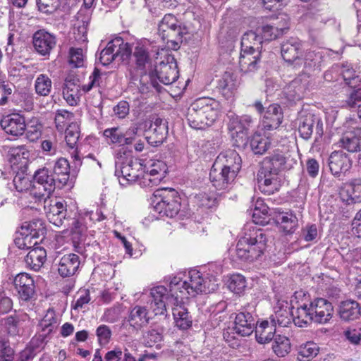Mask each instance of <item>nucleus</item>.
Returning <instances> with one entry per match:
<instances>
[{"label": "nucleus", "instance_id": "nucleus-43", "mask_svg": "<svg viewBox=\"0 0 361 361\" xmlns=\"http://www.w3.org/2000/svg\"><path fill=\"white\" fill-rule=\"evenodd\" d=\"M271 146L270 138L266 135L255 133L251 138L250 147L255 154H263Z\"/></svg>", "mask_w": 361, "mask_h": 361}, {"label": "nucleus", "instance_id": "nucleus-15", "mask_svg": "<svg viewBox=\"0 0 361 361\" xmlns=\"http://www.w3.org/2000/svg\"><path fill=\"white\" fill-rule=\"evenodd\" d=\"M166 62H161L156 68L157 76L164 85H171L178 78L177 63L173 57H168Z\"/></svg>", "mask_w": 361, "mask_h": 361}, {"label": "nucleus", "instance_id": "nucleus-26", "mask_svg": "<svg viewBox=\"0 0 361 361\" xmlns=\"http://www.w3.org/2000/svg\"><path fill=\"white\" fill-rule=\"evenodd\" d=\"M340 197L348 204L361 202V179L353 180L341 188Z\"/></svg>", "mask_w": 361, "mask_h": 361}, {"label": "nucleus", "instance_id": "nucleus-18", "mask_svg": "<svg viewBox=\"0 0 361 361\" xmlns=\"http://www.w3.org/2000/svg\"><path fill=\"white\" fill-rule=\"evenodd\" d=\"M48 166H50V164L47 163L45 166L37 170L33 177L35 183L40 185L45 192L42 195L47 197L54 191L57 181Z\"/></svg>", "mask_w": 361, "mask_h": 361}, {"label": "nucleus", "instance_id": "nucleus-28", "mask_svg": "<svg viewBox=\"0 0 361 361\" xmlns=\"http://www.w3.org/2000/svg\"><path fill=\"white\" fill-rule=\"evenodd\" d=\"M80 264L79 257L73 253L63 255L58 264L59 274L62 277H69L77 271Z\"/></svg>", "mask_w": 361, "mask_h": 361}, {"label": "nucleus", "instance_id": "nucleus-13", "mask_svg": "<svg viewBox=\"0 0 361 361\" xmlns=\"http://www.w3.org/2000/svg\"><path fill=\"white\" fill-rule=\"evenodd\" d=\"M219 169L222 168L230 173V175L237 176L242 166V160L234 149H228L220 153L214 163Z\"/></svg>", "mask_w": 361, "mask_h": 361}, {"label": "nucleus", "instance_id": "nucleus-57", "mask_svg": "<svg viewBox=\"0 0 361 361\" xmlns=\"http://www.w3.org/2000/svg\"><path fill=\"white\" fill-rule=\"evenodd\" d=\"M73 114L64 109L58 110L55 116L56 127L59 131H63L66 126L73 120Z\"/></svg>", "mask_w": 361, "mask_h": 361}, {"label": "nucleus", "instance_id": "nucleus-34", "mask_svg": "<svg viewBox=\"0 0 361 361\" xmlns=\"http://www.w3.org/2000/svg\"><path fill=\"white\" fill-rule=\"evenodd\" d=\"M148 42H138L133 49V58L136 64L137 68L144 71L146 65L149 63Z\"/></svg>", "mask_w": 361, "mask_h": 361}, {"label": "nucleus", "instance_id": "nucleus-3", "mask_svg": "<svg viewBox=\"0 0 361 361\" xmlns=\"http://www.w3.org/2000/svg\"><path fill=\"white\" fill-rule=\"evenodd\" d=\"M220 103L210 97L195 100L188 109L186 118L189 126L196 130L212 126L219 117Z\"/></svg>", "mask_w": 361, "mask_h": 361}, {"label": "nucleus", "instance_id": "nucleus-35", "mask_svg": "<svg viewBox=\"0 0 361 361\" xmlns=\"http://www.w3.org/2000/svg\"><path fill=\"white\" fill-rule=\"evenodd\" d=\"M340 143L348 152H357L361 147V126L346 133L340 140Z\"/></svg>", "mask_w": 361, "mask_h": 361}, {"label": "nucleus", "instance_id": "nucleus-59", "mask_svg": "<svg viewBox=\"0 0 361 361\" xmlns=\"http://www.w3.org/2000/svg\"><path fill=\"white\" fill-rule=\"evenodd\" d=\"M85 56L80 48L72 47L69 50V63L75 68H80L84 65Z\"/></svg>", "mask_w": 361, "mask_h": 361}, {"label": "nucleus", "instance_id": "nucleus-16", "mask_svg": "<svg viewBox=\"0 0 361 361\" xmlns=\"http://www.w3.org/2000/svg\"><path fill=\"white\" fill-rule=\"evenodd\" d=\"M32 43L36 51L42 55H49L51 51L55 47L56 39L54 35L44 30L37 31L32 39Z\"/></svg>", "mask_w": 361, "mask_h": 361}, {"label": "nucleus", "instance_id": "nucleus-30", "mask_svg": "<svg viewBox=\"0 0 361 361\" xmlns=\"http://www.w3.org/2000/svg\"><path fill=\"white\" fill-rule=\"evenodd\" d=\"M149 320L147 307L140 305H136L130 310L128 319L130 326L137 330L147 326Z\"/></svg>", "mask_w": 361, "mask_h": 361}, {"label": "nucleus", "instance_id": "nucleus-61", "mask_svg": "<svg viewBox=\"0 0 361 361\" xmlns=\"http://www.w3.org/2000/svg\"><path fill=\"white\" fill-rule=\"evenodd\" d=\"M91 300L90 291L87 289L80 290L77 294V299L72 304V307L75 310H79L85 307Z\"/></svg>", "mask_w": 361, "mask_h": 361}, {"label": "nucleus", "instance_id": "nucleus-6", "mask_svg": "<svg viewBox=\"0 0 361 361\" xmlns=\"http://www.w3.org/2000/svg\"><path fill=\"white\" fill-rule=\"evenodd\" d=\"M303 59L305 71L292 80L285 90L286 97L293 102L300 100L303 97L310 82V72L315 66L317 61L321 59V54L314 51H306Z\"/></svg>", "mask_w": 361, "mask_h": 361}, {"label": "nucleus", "instance_id": "nucleus-17", "mask_svg": "<svg viewBox=\"0 0 361 361\" xmlns=\"http://www.w3.org/2000/svg\"><path fill=\"white\" fill-rule=\"evenodd\" d=\"M0 124L7 134L16 137L22 135L26 129L25 118L19 114H11L4 116Z\"/></svg>", "mask_w": 361, "mask_h": 361}, {"label": "nucleus", "instance_id": "nucleus-7", "mask_svg": "<svg viewBox=\"0 0 361 361\" xmlns=\"http://www.w3.org/2000/svg\"><path fill=\"white\" fill-rule=\"evenodd\" d=\"M46 233V228L42 220L36 219L22 224L16 233L15 245L22 250L35 247L39 240H42Z\"/></svg>", "mask_w": 361, "mask_h": 361}, {"label": "nucleus", "instance_id": "nucleus-40", "mask_svg": "<svg viewBox=\"0 0 361 361\" xmlns=\"http://www.w3.org/2000/svg\"><path fill=\"white\" fill-rule=\"evenodd\" d=\"M338 312L343 320H354L357 319L360 314L359 304L352 300L343 301L339 306Z\"/></svg>", "mask_w": 361, "mask_h": 361}, {"label": "nucleus", "instance_id": "nucleus-58", "mask_svg": "<svg viewBox=\"0 0 361 361\" xmlns=\"http://www.w3.org/2000/svg\"><path fill=\"white\" fill-rule=\"evenodd\" d=\"M145 168L146 164H143L144 172H142V173L139 176V178L136 182H137L142 188H151L158 185L160 183V181L158 180V178L154 177L152 173L146 170Z\"/></svg>", "mask_w": 361, "mask_h": 361}, {"label": "nucleus", "instance_id": "nucleus-54", "mask_svg": "<svg viewBox=\"0 0 361 361\" xmlns=\"http://www.w3.org/2000/svg\"><path fill=\"white\" fill-rule=\"evenodd\" d=\"M65 140L71 148H74L80 137V128L77 123H71L66 128L65 131Z\"/></svg>", "mask_w": 361, "mask_h": 361}, {"label": "nucleus", "instance_id": "nucleus-52", "mask_svg": "<svg viewBox=\"0 0 361 361\" xmlns=\"http://www.w3.org/2000/svg\"><path fill=\"white\" fill-rule=\"evenodd\" d=\"M228 289L235 294H240L246 288L245 278L239 274H232L228 280Z\"/></svg>", "mask_w": 361, "mask_h": 361}, {"label": "nucleus", "instance_id": "nucleus-14", "mask_svg": "<svg viewBox=\"0 0 361 361\" xmlns=\"http://www.w3.org/2000/svg\"><path fill=\"white\" fill-rule=\"evenodd\" d=\"M13 283L20 301L31 300L35 293L33 279L27 273H20L14 279Z\"/></svg>", "mask_w": 361, "mask_h": 361}, {"label": "nucleus", "instance_id": "nucleus-51", "mask_svg": "<svg viewBox=\"0 0 361 361\" xmlns=\"http://www.w3.org/2000/svg\"><path fill=\"white\" fill-rule=\"evenodd\" d=\"M145 169L160 182L165 177L167 171L166 164L161 160H150Z\"/></svg>", "mask_w": 361, "mask_h": 361}, {"label": "nucleus", "instance_id": "nucleus-21", "mask_svg": "<svg viewBox=\"0 0 361 361\" xmlns=\"http://www.w3.org/2000/svg\"><path fill=\"white\" fill-rule=\"evenodd\" d=\"M81 96V90L79 79L73 75H68L63 87V97L71 106L75 105Z\"/></svg>", "mask_w": 361, "mask_h": 361}, {"label": "nucleus", "instance_id": "nucleus-38", "mask_svg": "<svg viewBox=\"0 0 361 361\" xmlns=\"http://www.w3.org/2000/svg\"><path fill=\"white\" fill-rule=\"evenodd\" d=\"M238 82L233 74L226 72L219 80L218 86L221 90L222 94L229 98L232 97L238 87Z\"/></svg>", "mask_w": 361, "mask_h": 361}, {"label": "nucleus", "instance_id": "nucleus-23", "mask_svg": "<svg viewBox=\"0 0 361 361\" xmlns=\"http://www.w3.org/2000/svg\"><path fill=\"white\" fill-rule=\"evenodd\" d=\"M296 316V312L291 313L290 307L286 301H279L274 307V314L271 316V322L275 326L278 324L280 326H288Z\"/></svg>", "mask_w": 361, "mask_h": 361}, {"label": "nucleus", "instance_id": "nucleus-19", "mask_svg": "<svg viewBox=\"0 0 361 361\" xmlns=\"http://www.w3.org/2000/svg\"><path fill=\"white\" fill-rule=\"evenodd\" d=\"M261 51L241 48L239 57V67L245 73H253L257 70L260 61Z\"/></svg>", "mask_w": 361, "mask_h": 361}, {"label": "nucleus", "instance_id": "nucleus-31", "mask_svg": "<svg viewBox=\"0 0 361 361\" xmlns=\"http://www.w3.org/2000/svg\"><path fill=\"white\" fill-rule=\"evenodd\" d=\"M302 44L297 38L291 37L281 44V55L283 59L289 63L299 59Z\"/></svg>", "mask_w": 361, "mask_h": 361}, {"label": "nucleus", "instance_id": "nucleus-12", "mask_svg": "<svg viewBox=\"0 0 361 361\" xmlns=\"http://www.w3.org/2000/svg\"><path fill=\"white\" fill-rule=\"evenodd\" d=\"M315 128V133L319 137L323 135V123L321 118L311 113H302L299 118L298 131L300 136L308 140L313 133Z\"/></svg>", "mask_w": 361, "mask_h": 361}, {"label": "nucleus", "instance_id": "nucleus-20", "mask_svg": "<svg viewBox=\"0 0 361 361\" xmlns=\"http://www.w3.org/2000/svg\"><path fill=\"white\" fill-rule=\"evenodd\" d=\"M351 161L343 151L333 152L329 158V166L331 172L336 176L346 173L351 168Z\"/></svg>", "mask_w": 361, "mask_h": 361}, {"label": "nucleus", "instance_id": "nucleus-36", "mask_svg": "<svg viewBox=\"0 0 361 361\" xmlns=\"http://www.w3.org/2000/svg\"><path fill=\"white\" fill-rule=\"evenodd\" d=\"M288 22L284 20L282 25L277 24L264 25L257 28V31L259 33L262 39L265 41H271L276 39L282 35L286 30H288Z\"/></svg>", "mask_w": 361, "mask_h": 361}, {"label": "nucleus", "instance_id": "nucleus-48", "mask_svg": "<svg viewBox=\"0 0 361 361\" xmlns=\"http://www.w3.org/2000/svg\"><path fill=\"white\" fill-rule=\"evenodd\" d=\"M276 221L281 225L286 233H292L297 224L295 215L283 212L279 213L276 216Z\"/></svg>", "mask_w": 361, "mask_h": 361}, {"label": "nucleus", "instance_id": "nucleus-42", "mask_svg": "<svg viewBox=\"0 0 361 361\" xmlns=\"http://www.w3.org/2000/svg\"><path fill=\"white\" fill-rule=\"evenodd\" d=\"M262 39L259 33L256 31H248L242 37L241 48L248 49H262Z\"/></svg>", "mask_w": 361, "mask_h": 361}, {"label": "nucleus", "instance_id": "nucleus-2", "mask_svg": "<svg viewBox=\"0 0 361 361\" xmlns=\"http://www.w3.org/2000/svg\"><path fill=\"white\" fill-rule=\"evenodd\" d=\"M289 160L281 152H274L265 157L257 173L259 190L264 194L270 195L279 190L280 182L279 173L291 168Z\"/></svg>", "mask_w": 361, "mask_h": 361}, {"label": "nucleus", "instance_id": "nucleus-46", "mask_svg": "<svg viewBox=\"0 0 361 361\" xmlns=\"http://www.w3.org/2000/svg\"><path fill=\"white\" fill-rule=\"evenodd\" d=\"M290 348L291 344L288 337L281 335L275 337L272 349L277 356L285 357L290 353Z\"/></svg>", "mask_w": 361, "mask_h": 361}, {"label": "nucleus", "instance_id": "nucleus-5", "mask_svg": "<svg viewBox=\"0 0 361 361\" xmlns=\"http://www.w3.org/2000/svg\"><path fill=\"white\" fill-rule=\"evenodd\" d=\"M240 238L236 245L237 257L245 261L253 262L259 258L267 247V235L261 229L253 228Z\"/></svg>", "mask_w": 361, "mask_h": 361}, {"label": "nucleus", "instance_id": "nucleus-10", "mask_svg": "<svg viewBox=\"0 0 361 361\" xmlns=\"http://www.w3.org/2000/svg\"><path fill=\"white\" fill-rule=\"evenodd\" d=\"M143 163L137 159H130L126 162H122L120 167L116 166L115 175L118 176L119 183L126 186L129 183L137 180L143 170Z\"/></svg>", "mask_w": 361, "mask_h": 361}, {"label": "nucleus", "instance_id": "nucleus-29", "mask_svg": "<svg viewBox=\"0 0 361 361\" xmlns=\"http://www.w3.org/2000/svg\"><path fill=\"white\" fill-rule=\"evenodd\" d=\"M283 114L279 105L274 104L269 106L265 112L263 126L266 130L276 129L282 123Z\"/></svg>", "mask_w": 361, "mask_h": 361}, {"label": "nucleus", "instance_id": "nucleus-33", "mask_svg": "<svg viewBox=\"0 0 361 361\" xmlns=\"http://www.w3.org/2000/svg\"><path fill=\"white\" fill-rule=\"evenodd\" d=\"M75 18L73 29L75 39L80 42H85L87 39V32L90 21V15L89 13H84L80 10L77 13Z\"/></svg>", "mask_w": 361, "mask_h": 361}, {"label": "nucleus", "instance_id": "nucleus-4", "mask_svg": "<svg viewBox=\"0 0 361 361\" xmlns=\"http://www.w3.org/2000/svg\"><path fill=\"white\" fill-rule=\"evenodd\" d=\"M333 307L331 302L324 298L299 304L296 309L294 324L299 327L307 326L312 321L325 324L332 317Z\"/></svg>", "mask_w": 361, "mask_h": 361}, {"label": "nucleus", "instance_id": "nucleus-44", "mask_svg": "<svg viewBox=\"0 0 361 361\" xmlns=\"http://www.w3.org/2000/svg\"><path fill=\"white\" fill-rule=\"evenodd\" d=\"M43 339L32 338L29 345L20 352V361H29L33 359L42 348Z\"/></svg>", "mask_w": 361, "mask_h": 361}, {"label": "nucleus", "instance_id": "nucleus-50", "mask_svg": "<svg viewBox=\"0 0 361 361\" xmlns=\"http://www.w3.org/2000/svg\"><path fill=\"white\" fill-rule=\"evenodd\" d=\"M118 41H110L100 53L99 61L103 66H107L114 61L116 57L115 48L118 46Z\"/></svg>", "mask_w": 361, "mask_h": 361}, {"label": "nucleus", "instance_id": "nucleus-9", "mask_svg": "<svg viewBox=\"0 0 361 361\" xmlns=\"http://www.w3.org/2000/svg\"><path fill=\"white\" fill-rule=\"evenodd\" d=\"M152 300L149 303V307L155 315H164L166 312V305H173L177 302L172 300L173 298L178 296L177 293H172L170 289L164 286L154 287L150 290Z\"/></svg>", "mask_w": 361, "mask_h": 361}, {"label": "nucleus", "instance_id": "nucleus-8", "mask_svg": "<svg viewBox=\"0 0 361 361\" xmlns=\"http://www.w3.org/2000/svg\"><path fill=\"white\" fill-rule=\"evenodd\" d=\"M155 204L154 209L160 216L172 218L179 212L180 204L176 192L174 190L164 188L154 192Z\"/></svg>", "mask_w": 361, "mask_h": 361}, {"label": "nucleus", "instance_id": "nucleus-39", "mask_svg": "<svg viewBox=\"0 0 361 361\" xmlns=\"http://www.w3.org/2000/svg\"><path fill=\"white\" fill-rule=\"evenodd\" d=\"M53 175L57 179L59 187L65 185L69 179L70 166L67 159H57L53 167Z\"/></svg>", "mask_w": 361, "mask_h": 361}, {"label": "nucleus", "instance_id": "nucleus-45", "mask_svg": "<svg viewBox=\"0 0 361 361\" xmlns=\"http://www.w3.org/2000/svg\"><path fill=\"white\" fill-rule=\"evenodd\" d=\"M52 88V82L46 74L37 75L35 81V90L37 94L42 97L48 96Z\"/></svg>", "mask_w": 361, "mask_h": 361}, {"label": "nucleus", "instance_id": "nucleus-60", "mask_svg": "<svg viewBox=\"0 0 361 361\" xmlns=\"http://www.w3.org/2000/svg\"><path fill=\"white\" fill-rule=\"evenodd\" d=\"M103 135L108 144L121 145L123 133L118 128H111L104 130Z\"/></svg>", "mask_w": 361, "mask_h": 361}, {"label": "nucleus", "instance_id": "nucleus-1", "mask_svg": "<svg viewBox=\"0 0 361 361\" xmlns=\"http://www.w3.org/2000/svg\"><path fill=\"white\" fill-rule=\"evenodd\" d=\"M219 280L212 276H204L197 269H191L183 275V278L176 276L170 281V290L178 296L172 300L176 302L178 298L188 299L198 293H210L215 291L219 286Z\"/></svg>", "mask_w": 361, "mask_h": 361}, {"label": "nucleus", "instance_id": "nucleus-49", "mask_svg": "<svg viewBox=\"0 0 361 361\" xmlns=\"http://www.w3.org/2000/svg\"><path fill=\"white\" fill-rule=\"evenodd\" d=\"M269 207L262 200H257L252 213L253 221L256 224H264L268 222Z\"/></svg>", "mask_w": 361, "mask_h": 361}, {"label": "nucleus", "instance_id": "nucleus-63", "mask_svg": "<svg viewBox=\"0 0 361 361\" xmlns=\"http://www.w3.org/2000/svg\"><path fill=\"white\" fill-rule=\"evenodd\" d=\"M346 105L350 108L359 109L358 116L361 118V88L354 90L345 101Z\"/></svg>", "mask_w": 361, "mask_h": 361}, {"label": "nucleus", "instance_id": "nucleus-25", "mask_svg": "<svg viewBox=\"0 0 361 361\" xmlns=\"http://www.w3.org/2000/svg\"><path fill=\"white\" fill-rule=\"evenodd\" d=\"M256 324L250 312H240L235 316L233 330L238 335L247 336L253 332Z\"/></svg>", "mask_w": 361, "mask_h": 361}, {"label": "nucleus", "instance_id": "nucleus-53", "mask_svg": "<svg viewBox=\"0 0 361 361\" xmlns=\"http://www.w3.org/2000/svg\"><path fill=\"white\" fill-rule=\"evenodd\" d=\"M195 203L199 207L209 209L216 204V197L213 192H200L195 197Z\"/></svg>", "mask_w": 361, "mask_h": 361}, {"label": "nucleus", "instance_id": "nucleus-41", "mask_svg": "<svg viewBox=\"0 0 361 361\" xmlns=\"http://www.w3.org/2000/svg\"><path fill=\"white\" fill-rule=\"evenodd\" d=\"M58 318L53 309H49L39 323V328L43 336H47L56 329Z\"/></svg>", "mask_w": 361, "mask_h": 361}, {"label": "nucleus", "instance_id": "nucleus-47", "mask_svg": "<svg viewBox=\"0 0 361 361\" xmlns=\"http://www.w3.org/2000/svg\"><path fill=\"white\" fill-rule=\"evenodd\" d=\"M319 352V346L314 342H307L298 348V358L300 361H309L314 357Z\"/></svg>", "mask_w": 361, "mask_h": 361}, {"label": "nucleus", "instance_id": "nucleus-22", "mask_svg": "<svg viewBox=\"0 0 361 361\" xmlns=\"http://www.w3.org/2000/svg\"><path fill=\"white\" fill-rule=\"evenodd\" d=\"M45 209L49 221L57 227L64 226L70 221L66 218V204L63 202L56 201L48 207H45Z\"/></svg>", "mask_w": 361, "mask_h": 361}, {"label": "nucleus", "instance_id": "nucleus-64", "mask_svg": "<svg viewBox=\"0 0 361 361\" xmlns=\"http://www.w3.org/2000/svg\"><path fill=\"white\" fill-rule=\"evenodd\" d=\"M64 228L71 230L73 234L83 235L87 231L86 225L80 219H73L67 221L64 225Z\"/></svg>", "mask_w": 361, "mask_h": 361}, {"label": "nucleus", "instance_id": "nucleus-27", "mask_svg": "<svg viewBox=\"0 0 361 361\" xmlns=\"http://www.w3.org/2000/svg\"><path fill=\"white\" fill-rule=\"evenodd\" d=\"M183 300L178 298L177 304H174L172 307V312L176 326L185 330L191 326L192 322L188 309L183 305Z\"/></svg>", "mask_w": 361, "mask_h": 361}, {"label": "nucleus", "instance_id": "nucleus-62", "mask_svg": "<svg viewBox=\"0 0 361 361\" xmlns=\"http://www.w3.org/2000/svg\"><path fill=\"white\" fill-rule=\"evenodd\" d=\"M345 338L353 345H361V327H349L343 331Z\"/></svg>", "mask_w": 361, "mask_h": 361}, {"label": "nucleus", "instance_id": "nucleus-37", "mask_svg": "<svg viewBox=\"0 0 361 361\" xmlns=\"http://www.w3.org/2000/svg\"><path fill=\"white\" fill-rule=\"evenodd\" d=\"M256 339L259 343H266L272 340L276 331L275 324L267 320L262 321L255 327Z\"/></svg>", "mask_w": 361, "mask_h": 361}, {"label": "nucleus", "instance_id": "nucleus-56", "mask_svg": "<svg viewBox=\"0 0 361 361\" xmlns=\"http://www.w3.org/2000/svg\"><path fill=\"white\" fill-rule=\"evenodd\" d=\"M228 118L229 122L228 124V128L233 137H238L240 135L246 134L242 125L240 116L235 114H231L228 116Z\"/></svg>", "mask_w": 361, "mask_h": 361}, {"label": "nucleus", "instance_id": "nucleus-32", "mask_svg": "<svg viewBox=\"0 0 361 361\" xmlns=\"http://www.w3.org/2000/svg\"><path fill=\"white\" fill-rule=\"evenodd\" d=\"M47 259L46 250L40 246L31 249L25 257L26 266L34 271H38Z\"/></svg>", "mask_w": 361, "mask_h": 361}, {"label": "nucleus", "instance_id": "nucleus-11", "mask_svg": "<svg viewBox=\"0 0 361 361\" xmlns=\"http://www.w3.org/2000/svg\"><path fill=\"white\" fill-rule=\"evenodd\" d=\"M183 30L180 24L172 14H166L159 24L158 34L163 40L167 42L181 41Z\"/></svg>", "mask_w": 361, "mask_h": 361}, {"label": "nucleus", "instance_id": "nucleus-24", "mask_svg": "<svg viewBox=\"0 0 361 361\" xmlns=\"http://www.w3.org/2000/svg\"><path fill=\"white\" fill-rule=\"evenodd\" d=\"M235 178L222 168L216 167L215 164H213L209 173V178L213 186L219 190L228 189Z\"/></svg>", "mask_w": 361, "mask_h": 361}, {"label": "nucleus", "instance_id": "nucleus-55", "mask_svg": "<svg viewBox=\"0 0 361 361\" xmlns=\"http://www.w3.org/2000/svg\"><path fill=\"white\" fill-rule=\"evenodd\" d=\"M112 41H118V46L115 48L116 57L120 60L124 61L128 60L132 54L133 49L130 45L124 42L121 37H116Z\"/></svg>", "mask_w": 361, "mask_h": 361}]
</instances>
